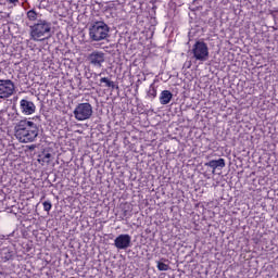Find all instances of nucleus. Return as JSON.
Masks as SVG:
<instances>
[{"label":"nucleus","instance_id":"nucleus-13","mask_svg":"<svg viewBox=\"0 0 278 278\" xmlns=\"http://www.w3.org/2000/svg\"><path fill=\"white\" fill-rule=\"evenodd\" d=\"M163 262H168V260H166V258H161V261L156 262V264H157V269H159L160 271H167V270H169V269H170V266L167 265V264H165V263H163Z\"/></svg>","mask_w":278,"mask_h":278},{"label":"nucleus","instance_id":"nucleus-20","mask_svg":"<svg viewBox=\"0 0 278 278\" xmlns=\"http://www.w3.org/2000/svg\"><path fill=\"white\" fill-rule=\"evenodd\" d=\"M123 216H124V217H128V216H130V214H129L128 211H124Z\"/></svg>","mask_w":278,"mask_h":278},{"label":"nucleus","instance_id":"nucleus-9","mask_svg":"<svg viewBox=\"0 0 278 278\" xmlns=\"http://www.w3.org/2000/svg\"><path fill=\"white\" fill-rule=\"evenodd\" d=\"M114 247L118 250H126L131 247V237L129 235H121L114 240Z\"/></svg>","mask_w":278,"mask_h":278},{"label":"nucleus","instance_id":"nucleus-18","mask_svg":"<svg viewBox=\"0 0 278 278\" xmlns=\"http://www.w3.org/2000/svg\"><path fill=\"white\" fill-rule=\"evenodd\" d=\"M51 154H45V156H43V159H42V162H45V163H47V164H49L50 163V159H51Z\"/></svg>","mask_w":278,"mask_h":278},{"label":"nucleus","instance_id":"nucleus-3","mask_svg":"<svg viewBox=\"0 0 278 278\" xmlns=\"http://www.w3.org/2000/svg\"><path fill=\"white\" fill-rule=\"evenodd\" d=\"M110 26L103 21H96L89 27V38L99 42L109 38Z\"/></svg>","mask_w":278,"mask_h":278},{"label":"nucleus","instance_id":"nucleus-2","mask_svg":"<svg viewBox=\"0 0 278 278\" xmlns=\"http://www.w3.org/2000/svg\"><path fill=\"white\" fill-rule=\"evenodd\" d=\"M29 37L33 41H45L53 36L52 23L46 18H38L29 26Z\"/></svg>","mask_w":278,"mask_h":278},{"label":"nucleus","instance_id":"nucleus-21","mask_svg":"<svg viewBox=\"0 0 278 278\" xmlns=\"http://www.w3.org/2000/svg\"><path fill=\"white\" fill-rule=\"evenodd\" d=\"M70 278H76V277H70Z\"/></svg>","mask_w":278,"mask_h":278},{"label":"nucleus","instance_id":"nucleus-16","mask_svg":"<svg viewBox=\"0 0 278 278\" xmlns=\"http://www.w3.org/2000/svg\"><path fill=\"white\" fill-rule=\"evenodd\" d=\"M45 212H50L52 210V203L49 201H46L42 203Z\"/></svg>","mask_w":278,"mask_h":278},{"label":"nucleus","instance_id":"nucleus-15","mask_svg":"<svg viewBox=\"0 0 278 278\" xmlns=\"http://www.w3.org/2000/svg\"><path fill=\"white\" fill-rule=\"evenodd\" d=\"M148 97L155 99L157 97V89L154 84L150 85V88L148 90Z\"/></svg>","mask_w":278,"mask_h":278},{"label":"nucleus","instance_id":"nucleus-6","mask_svg":"<svg viewBox=\"0 0 278 278\" xmlns=\"http://www.w3.org/2000/svg\"><path fill=\"white\" fill-rule=\"evenodd\" d=\"M16 92V85L12 79L0 78V103L14 96Z\"/></svg>","mask_w":278,"mask_h":278},{"label":"nucleus","instance_id":"nucleus-8","mask_svg":"<svg viewBox=\"0 0 278 278\" xmlns=\"http://www.w3.org/2000/svg\"><path fill=\"white\" fill-rule=\"evenodd\" d=\"M20 110L22 114H24L25 116H29L36 112V104L30 100L22 99L20 101Z\"/></svg>","mask_w":278,"mask_h":278},{"label":"nucleus","instance_id":"nucleus-1","mask_svg":"<svg viewBox=\"0 0 278 278\" xmlns=\"http://www.w3.org/2000/svg\"><path fill=\"white\" fill-rule=\"evenodd\" d=\"M14 136L22 143L34 142L39 136V128L35 122L20 119L14 124Z\"/></svg>","mask_w":278,"mask_h":278},{"label":"nucleus","instance_id":"nucleus-17","mask_svg":"<svg viewBox=\"0 0 278 278\" xmlns=\"http://www.w3.org/2000/svg\"><path fill=\"white\" fill-rule=\"evenodd\" d=\"M8 115L5 110H0V121L2 124L7 123L5 116Z\"/></svg>","mask_w":278,"mask_h":278},{"label":"nucleus","instance_id":"nucleus-7","mask_svg":"<svg viewBox=\"0 0 278 278\" xmlns=\"http://www.w3.org/2000/svg\"><path fill=\"white\" fill-rule=\"evenodd\" d=\"M88 61L96 67H102V63L105 62V53L102 51H93L89 54Z\"/></svg>","mask_w":278,"mask_h":278},{"label":"nucleus","instance_id":"nucleus-12","mask_svg":"<svg viewBox=\"0 0 278 278\" xmlns=\"http://www.w3.org/2000/svg\"><path fill=\"white\" fill-rule=\"evenodd\" d=\"M26 17L29 22H38V20H41V14L31 9L26 12Z\"/></svg>","mask_w":278,"mask_h":278},{"label":"nucleus","instance_id":"nucleus-19","mask_svg":"<svg viewBox=\"0 0 278 278\" xmlns=\"http://www.w3.org/2000/svg\"><path fill=\"white\" fill-rule=\"evenodd\" d=\"M9 3H11V4H15V3H17L20 0H7Z\"/></svg>","mask_w":278,"mask_h":278},{"label":"nucleus","instance_id":"nucleus-14","mask_svg":"<svg viewBox=\"0 0 278 278\" xmlns=\"http://www.w3.org/2000/svg\"><path fill=\"white\" fill-rule=\"evenodd\" d=\"M100 84H105V87H108V88H112V89L116 88L115 81L109 79L108 77H101Z\"/></svg>","mask_w":278,"mask_h":278},{"label":"nucleus","instance_id":"nucleus-4","mask_svg":"<svg viewBox=\"0 0 278 278\" xmlns=\"http://www.w3.org/2000/svg\"><path fill=\"white\" fill-rule=\"evenodd\" d=\"M192 58L195 61L204 63L210 59V48L205 41L198 40L194 42L191 49Z\"/></svg>","mask_w":278,"mask_h":278},{"label":"nucleus","instance_id":"nucleus-10","mask_svg":"<svg viewBox=\"0 0 278 278\" xmlns=\"http://www.w3.org/2000/svg\"><path fill=\"white\" fill-rule=\"evenodd\" d=\"M207 167H211L213 169V174L216 173V169H223L226 167V161L225 159H218L217 161H208V163L204 164Z\"/></svg>","mask_w":278,"mask_h":278},{"label":"nucleus","instance_id":"nucleus-5","mask_svg":"<svg viewBox=\"0 0 278 278\" xmlns=\"http://www.w3.org/2000/svg\"><path fill=\"white\" fill-rule=\"evenodd\" d=\"M74 117L78 122L88 121L93 115V106L89 102H81L78 103L74 111H73Z\"/></svg>","mask_w":278,"mask_h":278},{"label":"nucleus","instance_id":"nucleus-11","mask_svg":"<svg viewBox=\"0 0 278 278\" xmlns=\"http://www.w3.org/2000/svg\"><path fill=\"white\" fill-rule=\"evenodd\" d=\"M174 93L170 90H162L160 94V103L162 105H167L172 102Z\"/></svg>","mask_w":278,"mask_h":278}]
</instances>
